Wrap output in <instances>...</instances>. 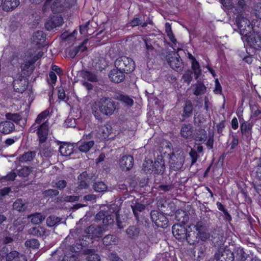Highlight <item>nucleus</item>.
I'll return each mask as SVG.
<instances>
[{
  "label": "nucleus",
  "instance_id": "obj_9",
  "mask_svg": "<svg viewBox=\"0 0 261 261\" xmlns=\"http://www.w3.org/2000/svg\"><path fill=\"white\" fill-rule=\"evenodd\" d=\"M184 163V156L179 154L177 158L174 154L171 155L169 163L171 168L177 171L179 170L182 166Z\"/></svg>",
  "mask_w": 261,
  "mask_h": 261
},
{
  "label": "nucleus",
  "instance_id": "obj_33",
  "mask_svg": "<svg viewBox=\"0 0 261 261\" xmlns=\"http://www.w3.org/2000/svg\"><path fill=\"white\" fill-rule=\"evenodd\" d=\"M51 9L54 13H60L64 10V6L62 3V0H56L51 6Z\"/></svg>",
  "mask_w": 261,
  "mask_h": 261
},
{
  "label": "nucleus",
  "instance_id": "obj_27",
  "mask_svg": "<svg viewBox=\"0 0 261 261\" xmlns=\"http://www.w3.org/2000/svg\"><path fill=\"white\" fill-rule=\"evenodd\" d=\"M175 219L181 223H185L189 218L187 213L182 210H177L175 213Z\"/></svg>",
  "mask_w": 261,
  "mask_h": 261
},
{
  "label": "nucleus",
  "instance_id": "obj_61",
  "mask_svg": "<svg viewBox=\"0 0 261 261\" xmlns=\"http://www.w3.org/2000/svg\"><path fill=\"white\" fill-rule=\"evenodd\" d=\"M79 199V196H66L63 198L62 201L66 202H74L77 201Z\"/></svg>",
  "mask_w": 261,
  "mask_h": 261
},
{
  "label": "nucleus",
  "instance_id": "obj_47",
  "mask_svg": "<svg viewBox=\"0 0 261 261\" xmlns=\"http://www.w3.org/2000/svg\"><path fill=\"white\" fill-rule=\"evenodd\" d=\"M83 77L85 80H87L90 82H96L97 81V77L96 75L89 71H84L83 73Z\"/></svg>",
  "mask_w": 261,
  "mask_h": 261
},
{
  "label": "nucleus",
  "instance_id": "obj_25",
  "mask_svg": "<svg viewBox=\"0 0 261 261\" xmlns=\"http://www.w3.org/2000/svg\"><path fill=\"white\" fill-rule=\"evenodd\" d=\"M23 257L16 251H13L6 256V261H23Z\"/></svg>",
  "mask_w": 261,
  "mask_h": 261
},
{
  "label": "nucleus",
  "instance_id": "obj_7",
  "mask_svg": "<svg viewBox=\"0 0 261 261\" xmlns=\"http://www.w3.org/2000/svg\"><path fill=\"white\" fill-rule=\"evenodd\" d=\"M151 218L158 227L166 228L168 226L169 220L166 216L162 213L152 211Z\"/></svg>",
  "mask_w": 261,
  "mask_h": 261
},
{
  "label": "nucleus",
  "instance_id": "obj_20",
  "mask_svg": "<svg viewBox=\"0 0 261 261\" xmlns=\"http://www.w3.org/2000/svg\"><path fill=\"white\" fill-rule=\"evenodd\" d=\"M63 23V19L60 16L54 17L50 22H48L45 24V27L47 30L51 29L54 28L61 26Z\"/></svg>",
  "mask_w": 261,
  "mask_h": 261
},
{
  "label": "nucleus",
  "instance_id": "obj_41",
  "mask_svg": "<svg viewBox=\"0 0 261 261\" xmlns=\"http://www.w3.org/2000/svg\"><path fill=\"white\" fill-rule=\"evenodd\" d=\"M153 169L152 161L146 159L143 164V170L146 172H151Z\"/></svg>",
  "mask_w": 261,
  "mask_h": 261
},
{
  "label": "nucleus",
  "instance_id": "obj_29",
  "mask_svg": "<svg viewBox=\"0 0 261 261\" xmlns=\"http://www.w3.org/2000/svg\"><path fill=\"white\" fill-rule=\"evenodd\" d=\"M111 133V128L108 125H102L99 127L98 133L102 139H106L108 138Z\"/></svg>",
  "mask_w": 261,
  "mask_h": 261
},
{
  "label": "nucleus",
  "instance_id": "obj_6",
  "mask_svg": "<svg viewBox=\"0 0 261 261\" xmlns=\"http://www.w3.org/2000/svg\"><path fill=\"white\" fill-rule=\"evenodd\" d=\"M167 61L170 66L177 71H180L182 69V63L179 55L175 53L169 54L167 55Z\"/></svg>",
  "mask_w": 261,
  "mask_h": 261
},
{
  "label": "nucleus",
  "instance_id": "obj_45",
  "mask_svg": "<svg viewBox=\"0 0 261 261\" xmlns=\"http://www.w3.org/2000/svg\"><path fill=\"white\" fill-rule=\"evenodd\" d=\"M126 232L129 238H135L138 235L139 230L137 228L132 226L126 229Z\"/></svg>",
  "mask_w": 261,
  "mask_h": 261
},
{
  "label": "nucleus",
  "instance_id": "obj_58",
  "mask_svg": "<svg viewBox=\"0 0 261 261\" xmlns=\"http://www.w3.org/2000/svg\"><path fill=\"white\" fill-rule=\"evenodd\" d=\"M182 79L185 82L189 84L192 80L191 71H188L185 72L182 76Z\"/></svg>",
  "mask_w": 261,
  "mask_h": 261
},
{
  "label": "nucleus",
  "instance_id": "obj_63",
  "mask_svg": "<svg viewBox=\"0 0 261 261\" xmlns=\"http://www.w3.org/2000/svg\"><path fill=\"white\" fill-rule=\"evenodd\" d=\"M13 239L10 236L4 237L0 240V244H8L12 243Z\"/></svg>",
  "mask_w": 261,
  "mask_h": 261
},
{
  "label": "nucleus",
  "instance_id": "obj_23",
  "mask_svg": "<svg viewBox=\"0 0 261 261\" xmlns=\"http://www.w3.org/2000/svg\"><path fill=\"white\" fill-rule=\"evenodd\" d=\"M45 36L42 31H37L32 37V42L36 45L40 46L45 40Z\"/></svg>",
  "mask_w": 261,
  "mask_h": 261
},
{
  "label": "nucleus",
  "instance_id": "obj_54",
  "mask_svg": "<svg viewBox=\"0 0 261 261\" xmlns=\"http://www.w3.org/2000/svg\"><path fill=\"white\" fill-rule=\"evenodd\" d=\"M189 154L192 159L191 165H193L196 162L198 156L196 151L192 149L190 152Z\"/></svg>",
  "mask_w": 261,
  "mask_h": 261
},
{
  "label": "nucleus",
  "instance_id": "obj_62",
  "mask_svg": "<svg viewBox=\"0 0 261 261\" xmlns=\"http://www.w3.org/2000/svg\"><path fill=\"white\" fill-rule=\"evenodd\" d=\"M252 115L257 117L258 118H261V111L257 109L256 107H252L251 108Z\"/></svg>",
  "mask_w": 261,
  "mask_h": 261
},
{
  "label": "nucleus",
  "instance_id": "obj_48",
  "mask_svg": "<svg viewBox=\"0 0 261 261\" xmlns=\"http://www.w3.org/2000/svg\"><path fill=\"white\" fill-rule=\"evenodd\" d=\"M199 134L195 137L194 139L199 142L202 143L206 138V133L204 129H201L198 130Z\"/></svg>",
  "mask_w": 261,
  "mask_h": 261
},
{
  "label": "nucleus",
  "instance_id": "obj_64",
  "mask_svg": "<svg viewBox=\"0 0 261 261\" xmlns=\"http://www.w3.org/2000/svg\"><path fill=\"white\" fill-rule=\"evenodd\" d=\"M255 173L258 179L261 180V158L260 159V163L256 168Z\"/></svg>",
  "mask_w": 261,
  "mask_h": 261
},
{
  "label": "nucleus",
  "instance_id": "obj_1",
  "mask_svg": "<svg viewBox=\"0 0 261 261\" xmlns=\"http://www.w3.org/2000/svg\"><path fill=\"white\" fill-rule=\"evenodd\" d=\"M116 108V102L108 97H102L96 101L92 107L93 114L97 120H101V114L110 116L113 114Z\"/></svg>",
  "mask_w": 261,
  "mask_h": 261
},
{
  "label": "nucleus",
  "instance_id": "obj_10",
  "mask_svg": "<svg viewBox=\"0 0 261 261\" xmlns=\"http://www.w3.org/2000/svg\"><path fill=\"white\" fill-rule=\"evenodd\" d=\"M96 219L102 220L103 226L106 228L107 226L110 225L114 223V216L110 215L108 213L100 211L96 215Z\"/></svg>",
  "mask_w": 261,
  "mask_h": 261
},
{
  "label": "nucleus",
  "instance_id": "obj_26",
  "mask_svg": "<svg viewBox=\"0 0 261 261\" xmlns=\"http://www.w3.org/2000/svg\"><path fill=\"white\" fill-rule=\"evenodd\" d=\"M13 208L18 212L24 211L27 208V203L21 199H17L13 203Z\"/></svg>",
  "mask_w": 261,
  "mask_h": 261
},
{
  "label": "nucleus",
  "instance_id": "obj_2",
  "mask_svg": "<svg viewBox=\"0 0 261 261\" xmlns=\"http://www.w3.org/2000/svg\"><path fill=\"white\" fill-rule=\"evenodd\" d=\"M49 112L46 110L39 114L35 121V125L41 124L37 130V134L39 139V141L43 143L45 141L48 134V124L46 119L48 116Z\"/></svg>",
  "mask_w": 261,
  "mask_h": 261
},
{
  "label": "nucleus",
  "instance_id": "obj_55",
  "mask_svg": "<svg viewBox=\"0 0 261 261\" xmlns=\"http://www.w3.org/2000/svg\"><path fill=\"white\" fill-rule=\"evenodd\" d=\"M44 196H54L59 194V192L56 190L49 189L46 190L43 193Z\"/></svg>",
  "mask_w": 261,
  "mask_h": 261
},
{
  "label": "nucleus",
  "instance_id": "obj_30",
  "mask_svg": "<svg viewBox=\"0 0 261 261\" xmlns=\"http://www.w3.org/2000/svg\"><path fill=\"white\" fill-rule=\"evenodd\" d=\"M34 224H39L44 221L45 217L40 213H35L28 217Z\"/></svg>",
  "mask_w": 261,
  "mask_h": 261
},
{
  "label": "nucleus",
  "instance_id": "obj_35",
  "mask_svg": "<svg viewBox=\"0 0 261 261\" xmlns=\"http://www.w3.org/2000/svg\"><path fill=\"white\" fill-rule=\"evenodd\" d=\"M252 124L248 122H244L241 125V130L242 134L249 136L251 134Z\"/></svg>",
  "mask_w": 261,
  "mask_h": 261
},
{
  "label": "nucleus",
  "instance_id": "obj_14",
  "mask_svg": "<svg viewBox=\"0 0 261 261\" xmlns=\"http://www.w3.org/2000/svg\"><path fill=\"white\" fill-rule=\"evenodd\" d=\"M251 36L252 34L251 33L248 36H246L249 45L256 49L261 48V36L258 34H255L253 38H252Z\"/></svg>",
  "mask_w": 261,
  "mask_h": 261
},
{
  "label": "nucleus",
  "instance_id": "obj_24",
  "mask_svg": "<svg viewBox=\"0 0 261 261\" xmlns=\"http://www.w3.org/2000/svg\"><path fill=\"white\" fill-rule=\"evenodd\" d=\"M194 87L193 93L196 96L203 94L206 92V87L201 82H198L194 85Z\"/></svg>",
  "mask_w": 261,
  "mask_h": 261
},
{
  "label": "nucleus",
  "instance_id": "obj_60",
  "mask_svg": "<svg viewBox=\"0 0 261 261\" xmlns=\"http://www.w3.org/2000/svg\"><path fill=\"white\" fill-rule=\"evenodd\" d=\"M39 56H34L32 58V59L31 60L29 61L28 63H26L24 65L22 64L21 66L22 69H24L25 68H28L31 65L33 64L39 58Z\"/></svg>",
  "mask_w": 261,
  "mask_h": 261
},
{
  "label": "nucleus",
  "instance_id": "obj_13",
  "mask_svg": "<svg viewBox=\"0 0 261 261\" xmlns=\"http://www.w3.org/2000/svg\"><path fill=\"white\" fill-rule=\"evenodd\" d=\"M91 134L86 136H84L83 139L77 143L79 150L82 152H87L93 146L94 142L93 140H85V138H88Z\"/></svg>",
  "mask_w": 261,
  "mask_h": 261
},
{
  "label": "nucleus",
  "instance_id": "obj_32",
  "mask_svg": "<svg viewBox=\"0 0 261 261\" xmlns=\"http://www.w3.org/2000/svg\"><path fill=\"white\" fill-rule=\"evenodd\" d=\"M35 156V152L32 151L27 152L20 156L18 160L20 163H25L32 161Z\"/></svg>",
  "mask_w": 261,
  "mask_h": 261
},
{
  "label": "nucleus",
  "instance_id": "obj_17",
  "mask_svg": "<svg viewBox=\"0 0 261 261\" xmlns=\"http://www.w3.org/2000/svg\"><path fill=\"white\" fill-rule=\"evenodd\" d=\"M154 171L158 174H163L165 171V163L162 156L158 157L153 164Z\"/></svg>",
  "mask_w": 261,
  "mask_h": 261
},
{
  "label": "nucleus",
  "instance_id": "obj_21",
  "mask_svg": "<svg viewBox=\"0 0 261 261\" xmlns=\"http://www.w3.org/2000/svg\"><path fill=\"white\" fill-rule=\"evenodd\" d=\"M115 99L120 101L122 104L127 107H131L134 103V100L132 98L123 94H119L116 95Z\"/></svg>",
  "mask_w": 261,
  "mask_h": 261
},
{
  "label": "nucleus",
  "instance_id": "obj_36",
  "mask_svg": "<svg viewBox=\"0 0 261 261\" xmlns=\"http://www.w3.org/2000/svg\"><path fill=\"white\" fill-rule=\"evenodd\" d=\"M29 232L33 235L43 236L46 234V230L44 227L38 226L30 229Z\"/></svg>",
  "mask_w": 261,
  "mask_h": 261
},
{
  "label": "nucleus",
  "instance_id": "obj_57",
  "mask_svg": "<svg viewBox=\"0 0 261 261\" xmlns=\"http://www.w3.org/2000/svg\"><path fill=\"white\" fill-rule=\"evenodd\" d=\"M57 80V77L55 73L53 71H50L49 74V79L48 82L50 84L51 83L53 84H55Z\"/></svg>",
  "mask_w": 261,
  "mask_h": 261
},
{
  "label": "nucleus",
  "instance_id": "obj_4",
  "mask_svg": "<svg viewBox=\"0 0 261 261\" xmlns=\"http://www.w3.org/2000/svg\"><path fill=\"white\" fill-rule=\"evenodd\" d=\"M190 228H187L185 225L176 224L174 225L172 228V233L174 237L178 240L183 241L186 240L189 243L190 237Z\"/></svg>",
  "mask_w": 261,
  "mask_h": 261
},
{
  "label": "nucleus",
  "instance_id": "obj_22",
  "mask_svg": "<svg viewBox=\"0 0 261 261\" xmlns=\"http://www.w3.org/2000/svg\"><path fill=\"white\" fill-rule=\"evenodd\" d=\"M19 4V0H5L2 6L4 10L9 11L17 7Z\"/></svg>",
  "mask_w": 261,
  "mask_h": 261
},
{
  "label": "nucleus",
  "instance_id": "obj_5",
  "mask_svg": "<svg viewBox=\"0 0 261 261\" xmlns=\"http://www.w3.org/2000/svg\"><path fill=\"white\" fill-rule=\"evenodd\" d=\"M236 23L242 35L246 37L251 34L250 31L252 29V26L248 19L239 15L236 17Z\"/></svg>",
  "mask_w": 261,
  "mask_h": 261
},
{
  "label": "nucleus",
  "instance_id": "obj_44",
  "mask_svg": "<svg viewBox=\"0 0 261 261\" xmlns=\"http://www.w3.org/2000/svg\"><path fill=\"white\" fill-rule=\"evenodd\" d=\"M94 189L97 192H102L106 191L107 186L106 185L101 181L95 182L93 186Z\"/></svg>",
  "mask_w": 261,
  "mask_h": 261
},
{
  "label": "nucleus",
  "instance_id": "obj_31",
  "mask_svg": "<svg viewBox=\"0 0 261 261\" xmlns=\"http://www.w3.org/2000/svg\"><path fill=\"white\" fill-rule=\"evenodd\" d=\"M192 126L190 124H184L181 129V135L186 138H190L192 136Z\"/></svg>",
  "mask_w": 261,
  "mask_h": 261
},
{
  "label": "nucleus",
  "instance_id": "obj_53",
  "mask_svg": "<svg viewBox=\"0 0 261 261\" xmlns=\"http://www.w3.org/2000/svg\"><path fill=\"white\" fill-rule=\"evenodd\" d=\"M53 184L54 187H56L59 189H62L64 188L67 185L66 181L64 180H59L57 182H53Z\"/></svg>",
  "mask_w": 261,
  "mask_h": 261
},
{
  "label": "nucleus",
  "instance_id": "obj_28",
  "mask_svg": "<svg viewBox=\"0 0 261 261\" xmlns=\"http://www.w3.org/2000/svg\"><path fill=\"white\" fill-rule=\"evenodd\" d=\"M131 207L136 219H138V213L144 211L145 206L143 204L137 202L135 201V203L133 202L131 204Z\"/></svg>",
  "mask_w": 261,
  "mask_h": 261
},
{
  "label": "nucleus",
  "instance_id": "obj_40",
  "mask_svg": "<svg viewBox=\"0 0 261 261\" xmlns=\"http://www.w3.org/2000/svg\"><path fill=\"white\" fill-rule=\"evenodd\" d=\"M17 176L16 173L14 171H11L6 176L0 175V181L1 182H5L8 181H13Z\"/></svg>",
  "mask_w": 261,
  "mask_h": 261
},
{
  "label": "nucleus",
  "instance_id": "obj_8",
  "mask_svg": "<svg viewBox=\"0 0 261 261\" xmlns=\"http://www.w3.org/2000/svg\"><path fill=\"white\" fill-rule=\"evenodd\" d=\"M217 261H234L233 252L227 248H220L215 254Z\"/></svg>",
  "mask_w": 261,
  "mask_h": 261
},
{
  "label": "nucleus",
  "instance_id": "obj_3",
  "mask_svg": "<svg viewBox=\"0 0 261 261\" xmlns=\"http://www.w3.org/2000/svg\"><path fill=\"white\" fill-rule=\"evenodd\" d=\"M115 67L124 72H131L135 68L134 61L130 58L122 56L117 58L115 62Z\"/></svg>",
  "mask_w": 261,
  "mask_h": 261
},
{
  "label": "nucleus",
  "instance_id": "obj_12",
  "mask_svg": "<svg viewBox=\"0 0 261 261\" xmlns=\"http://www.w3.org/2000/svg\"><path fill=\"white\" fill-rule=\"evenodd\" d=\"M106 230V228L104 226H98L94 227L93 226H89L87 229V233L88 238L92 239L93 238L101 237L102 233Z\"/></svg>",
  "mask_w": 261,
  "mask_h": 261
},
{
  "label": "nucleus",
  "instance_id": "obj_46",
  "mask_svg": "<svg viewBox=\"0 0 261 261\" xmlns=\"http://www.w3.org/2000/svg\"><path fill=\"white\" fill-rule=\"evenodd\" d=\"M192 111L193 106L192 103L190 101H186L184 109V116L185 117H189L192 113Z\"/></svg>",
  "mask_w": 261,
  "mask_h": 261
},
{
  "label": "nucleus",
  "instance_id": "obj_56",
  "mask_svg": "<svg viewBox=\"0 0 261 261\" xmlns=\"http://www.w3.org/2000/svg\"><path fill=\"white\" fill-rule=\"evenodd\" d=\"M88 42V39H85L83 42L79 46L75 47L78 53L81 52L82 53L87 49V46L86 44Z\"/></svg>",
  "mask_w": 261,
  "mask_h": 261
},
{
  "label": "nucleus",
  "instance_id": "obj_18",
  "mask_svg": "<svg viewBox=\"0 0 261 261\" xmlns=\"http://www.w3.org/2000/svg\"><path fill=\"white\" fill-rule=\"evenodd\" d=\"M14 129V125L10 121H3L0 123V132L5 134L10 133Z\"/></svg>",
  "mask_w": 261,
  "mask_h": 261
},
{
  "label": "nucleus",
  "instance_id": "obj_37",
  "mask_svg": "<svg viewBox=\"0 0 261 261\" xmlns=\"http://www.w3.org/2000/svg\"><path fill=\"white\" fill-rule=\"evenodd\" d=\"M61 221V218L55 216H50L47 218L46 224L49 227H53L59 224Z\"/></svg>",
  "mask_w": 261,
  "mask_h": 261
},
{
  "label": "nucleus",
  "instance_id": "obj_15",
  "mask_svg": "<svg viewBox=\"0 0 261 261\" xmlns=\"http://www.w3.org/2000/svg\"><path fill=\"white\" fill-rule=\"evenodd\" d=\"M123 71L118 68L114 69L109 73V78L111 81L115 83H119L121 82L125 77Z\"/></svg>",
  "mask_w": 261,
  "mask_h": 261
},
{
  "label": "nucleus",
  "instance_id": "obj_49",
  "mask_svg": "<svg viewBox=\"0 0 261 261\" xmlns=\"http://www.w3.org/2000/svg\"><path fill=\"white\" fill-rule=\"evenodd\" d=\"M6 117L8 120L13 121L15 123H18L21 119V116L18 114L8 113L6 115Z\"/></svg>",
  "mask_w": 261,
  "mask_h": 261
},
{
  "label": "nucleus",
  "instance_id": "obj_59",
  "mask_svg": "<svg viewBox=\"0 0 261 261\" xmlns=\"http://www.w3.org/2000/svg\"><path fill=\"white\" fill-rule=\"evenodd\" d=\"M62 261H77L76 256L74 254H68L65 255Z\"/></svg>",
  "mask_w": 261,
  "mask_h": 261
},
{
  "label": "nucleus",
  "instance_id": "obj_16",
  "mask_svg": "<svg viewBox=\"0 0 261 261\" xmlns=\"http://www.w3.org/2000/svg\"><path fill=\"white\" fill-rule=\"evenodd\" d=\"M134 159L131 155H124L120 160V166L123 170H128L133 166Z\"/></svg>",
  "mask_w": 261,
  "mask_h": 261
},
{
  "label": "nucleus",
  "instance_id": "obj_52",
  "mask_svg": "<svg viewBox=\"0 0 261 261\" xmlns=\"http://www.w3.org/2000/svg\"><path fill=\"white\" fill-rule=\"evenodd\" d=\"M215 87L214 92L216 94H220L222 93V87L218 79H216L215 81Z\"/></svg>",
  "mask_w": 261,
  "mask_h": 261
},
{
  "label": "nucleus",
  "instance_id": "obj_34",
  "mask_svg": "<svg viewBox=\"0 0 261 261\" xmlns=\"http://www.w3.org/2000/svg\"><path fill=\"white\" fill-rule=\"evenodd\" d=\"M192 68L193 70L194 76L196 79H197L201 73V70L198 62L194 57H192Z\"/></svg>",
  "mask_w": 261,
  "mask_h": 261
},
{
  "label": "nucleus",
  "instance_id": "obj_50",
  "mask_svg": "<svg viewBox=\"0 0 261 261\" xmlns=\"http://www.w3.org/2000/svg\"><path fill=\"white\" fill-rule=\"evenodd\" d=\"M25 245L28 247L36 248L39 247V243L37 240L33 239L27 240L25 243Z\"/></svg>",
  "mask_w": 261,
  "mask_h": 261
},
{
  "label": "nucleus",
  "instance_id": "obj_38",
  "mask_svg": "<svg viewBox=\"0 0 261 261\" xmlns=\"http://www.w3.org/2000/svg\"><path fill=\"white\" fill-rule=\"evenodd\" d=\"M194 227L198 231L197 235L201 240L205 241L209 239L210 234L206 232L201 231V225L199 223H197Z\"/></svg>",
  "mask_w": 261,
  "mask_h": 261
},
{
  "label": "nucleus",
  "instance_id": "obj_39",
  "mask_svg": "<svg viewBox=\"0 0 261 261\" xmlns=\"http://www.w3.org/2000/svg\"><path fill=\"white\" fill-rule=\"evenodd\" d=\"M235 253L234 261H245L246 254L242 248H237Z\"/></svg>",
  "mask_w": 261,
  "mask_h": 261
},
{
  "label": "nucleus",
  "instance_id": "obj_11",
  "mask_svg": "<svg viewBox=\"0 0 261 261\" xmlns=\"http://www.w3.org/2000/svg\"><path fill=\"white\" fill-rule=\"evenodd\" d=\"M28 84V80L25 77L20 76L18 79H15L13 81L14 90L16 92L22 93L26 90Z\"/></svg>",
  "mask_w": 261,
  "mask_h": 261
},
{
  "label": "nucleus",
  "instance_id": "obj_51",
  "mask_svg": "<svg viewBox=\"0 0 261 261\" xmlns=\"http://www.w3.org/2000/svg\"><path fill=\"white\" fill-rule=\"evenodd\" d=\"M41 153L43 154L45 157H49L54 154V151L51 148H47L42 149L41 151Z\"/></svg>",
  "mask_w": 261,
  "mask_h": 261
},
{
  "label": "nucleus",
  "instance_id": "obj_19",
  "mask_svg": "<svg viewBox=\"0 0 261 261\" xmlns=\"http://www.w3.org/2000/svg\"><path fill=\"white\" fill-rule=\"evenodd\" d=\"M59 151L63 156H68L73 152V146L72 144L64 143L59 147Z\"/></svg>",
  "mask_w": 261,
  "mask_h": 261
},
{
  "label": "nucleus",
  "instance_id": "obj_42",
  "mask_svg": "<svg viewBox=\"0 0 261 261\" xmlns=\"http://www.w3.org/2000/svg\"><path fill=\"white\" fill-rule=\"evenodd\" d=\"M86 254H88L87 257V261H100V257L97 254L94 253L92 250H87Z\"/></svg>",
  "mask_w": 261,
  "mask_h": 261
},
{
  "label": "nucleus",
  "instance_id": "obj_43",
  "mask_svg": "<svg viewBox=\"0 0 261 261\" xmlns=\"http://www.w3.org/2000/svg\"><path fill=\"white\" fill-rule=\"evenodd\" d=\"M116 238L112 235H107L103 239V243L106 246L115 244Z\"/></svg>",
  "mask_w": 261,
  "mask_h": 261
}]
</instances>
